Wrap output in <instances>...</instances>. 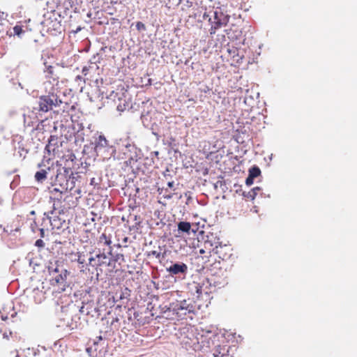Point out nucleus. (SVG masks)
Listing matches in <instances>:
<instances>
[{"mask_svg": "<svg viewBox=\"0 0 357 357\" xmlns=\"http://www.w3.org/2000/svg\"><path fill=\"white\" fill-rule=\"evenodd\" d=\"M160 255H161V253L160 252L156 251V250H152V251L148 252L147 254H146V256L149 257H151V256H154L157 259H160Z\"/></svg>", "mask_w": 357, "mask_h": 357, "instance_id": "obj_23", "label": "nucleus"}, {"mask_svg": "<svg viewBox=\"0 0 357 357\" xmlns=\"http://www.w3.org/2000/svg\"><path fill=\"white\" fill-rule=\"evenodd\" d=\"M136 29L139 31H142L146 30V26L145 24L142 22H137L136 23Z\"/></svg>", "mask_w": 357, "mask_h": 357, "instance_id": "obj_24", "label": "nucleus"}, {"mask_svg": "<svg viewBox=\"0 0 357 357\" xmlns=\"http://www.w3.org/2000/svg\"><path fill=\"white\" fill-rule=\"evenodd\" d=\"M57 98L54 96H41L39 100L40 111L47 112L52 109L53 106L57 105Z\"/></svg>", "mask_w": 357, "mask_h": 357, "instance_id": "obj_5", "label": "nucleus"}, {"mask_svg": "<svg viewBox=\"0 0 357 357\" xmlns=\"http://www.w3.org/2000/svg\"><path fill=\"white\" fill-rule=\"evenodd\" d=\"M57 143V139L53 136L50 137L49 139L48 144L45 146V149L48 153L52 152L55 154L56 151H59L58 146H56V144Z\"/></svg>", "mask_w": 357, "mask_h": 357, "instance_id": "obj_13", "label": "nucleus"}, {"mask_svg": "<svg viewBox=\"0 0 357 357\" xmlns=\"http://www.w3.org/2000/svg\"><path fill=\"white\" fill-rule=\"evenodd\" d=\"M33 299L36 303H40L44 299V294L38 289L33 290Z\"/></svg>", "mask_w": 357, "mask_h": 357, "instance_id": "obj_17", "label": "nucleus"}, {"mask_svg": "<svg viewBox=\"0 0 357 357\" xmlns=\"http://www.w3.org/2000/svg\"><path fill=\"white\" fill-rule=\"evenodd\" d=\"M67 198H70V199H72V198H73V197H72V196H68V197H67Z\"/></svg>", "mask_w": 357, "mask_h": 357, "instance_id": "obj_37", "label": "nucleus"}, {"mask_svg": "<svg viewBox=\"0 0 357 357\" xmlns=\"http://www.w3.org/2000/svg\"><path fill=\"white\" fill-rule=\"evenodd\" d=\"M190 285L191 290L194 291L197 294V298H199L203 293L202 286L199 283L195 282H193Z\"/></svg>", "mask_w": 357, "mask_h": 357, "instance_id": "obj_16", "label": "nucleus"}, {"mask_svg": "<svg viewBox=\"0 0 357 357\" xmlns=\"http://www.w3.org/2000/svg\"><path fill=\"white\" fill-rule=\"evenodd\" d=\"M259 188H253L252 190H251L250 192H248V194L246 195H245V197H247L248 198L250 199V200H254L256 195H257V192L256 191L257 190H259Z\"/></svg>", "mask_w": 357, "mask_h": 357, "instance_id": "obj_21", "label": "nucleus"}, {"mask_svg": "<svg viewBox=\"0 0 357 357\" xmlns=\"http://www.w3.org/2000/svg\"><path fill=\"white\" fill-rule=\"evenodd\" d=\"M89 257V252L85 253L84 252H77V262L82 265L80 267V271L84 272L85 266L87 265L86 264V259Z\"/></svg>", "mask_w": 357, "mask_h": 357, "instance_id": "obj_12", "label": "nucleus"}, {"mask_svg": "<svg viewBox=\"0 0 357 357\" xmlns=\"http://www.w3.org/2000/svg\"><path fill=\"white\" fill-rule=\"evenodd\" d=\"M204 245L205 249L201 248L199 252V254H204L206 252L211 253V251H215V254L219 255V257L222 258V259H225V256H220L222 250L224 248V247L221 245H216L215 248H213V244L211 241L208 240L205 241Z\"/></svg>", "mask_w": 357, "mask_h": 357, "instance_id": "obj_7", "label": "nucleus"}, {"mask_svg": "<svg viewBox=\"0 0 357 357\" xmlns=\"http://www.w3.org/2000/svg\"><path fill=\"white\" fill-rule=\"evenodd\" d=\"M191 224L189 222H180L178 223V230L181 232L190 234Z\"/></svg>", "mask_w": 357, "mask_h": 357, "instance_id": "obj_14", "label": "nucleus"}, {"mask_svg": "<svg viewBox=\"0 0 357 357\" xmlns=\"http://www.w3.org/2000/svg\"><path fill=\"white\" fill-rule=\"evenodd\" d=\"M112 234L110 231L105 229L104 232L99 236L98 241H97V245L98 248H100V250H102V247L107 246L108 248L107 254L111 255H112Z\"/></svg>", "mask_w": 357, "mask_h": 357, "instance_id": "obj_6", "label": "nucleus"}, {"mask_svg": "<svg viewBox=\"0 0 357 357\" xmlns=\"http://www.w3.org/2000/svg\"><path fill=\"white\" fill-rule=\"evenodd\" d=\"M254 178H250V176L248 175V177L246 178V184L247 185H251L253 183Z\"/></svg>", "mask_w": 357, "mask_h": 357, "instance_id": "obj_27", "label": "nucleus"}, {"mask_svg": "<svg viewBox=\"0 0 357 357\" xmlns=\"http://www.w3.org/2000/svg\"><path fill=\"white\" fill-rule=\"evenodd\" d=\"M261 174L260 169L258 167H253L249 170V175L251 178H256L259 176Z\"/></svg>", "mask_w": 357, "mask_h": 357, "instance_id": "obj_19", "label": "nucleus"}, {"mask_svg": "<svg viewBox=\"0 0 357 357\" xmlns=\"http://www.w3.org/2000/svg\"><path fill=\"white\" fill-rule=\"evenodd\" d=\"M47 172L45 169L38 171L35 174V179L38 182H43V181H45L47 178Z\"/></svg>", "mask_w": 357, "mask_h": 357, "instance_id": "obj_18", "label": "nucleus"}, {"mask_svg": "<svg viewBox=\"0 0 357 357\" xmlns=\"http://www.w3.org/2000/svg\"><path fill=\"white\" fill-rule=\"evenodd\" d=\"M172 309L173 311L176 312L177 314H178L180 311L185 310L183 314H185L186 312H190L192 311V306L187 304L186 301L184 300L173 304Z\"/></svg>", "mask_w": 357, "mask_h": 357, "instance_id": "obj_10", "label": "nucleus"}, {"mask_svg": "<svg viewBox=\"0 0 357 357\" xmlns=\"http://www.w3.org/2000/svg\"><path fill=\"white\" fill-rule=\"evenodd\" d=\"M77 0H58V3L66 9L73 8L76 4Z\"/></svg>", "mask_w": 357, "mask_h": 357, "instance_id": "obj_15", "label": "nucleus"}, {"mask_svg": "<svg viewBox=\"0 0 357 357\" xmlns=\"http://www.w3.org/2000/svg\"><path fill=\"white\" fill-rule=\"evenodd\" d=\"M45 65V70L44 73L45 74V78L49 79L51 82L52 80L53 84H57L59 83V79L60 78V75L61 74V69L59 68L58 64L55 66H47Z\"/></svg>", "mask_w": 357, "mask_h": 357, "instance_id": "obj_3", "label": "nucleus"}, {"mask_svg": "<svg viewBox=\"0 0 357 357\" xmlns=\"http://www.w3.org/2000/svg\"><path fill=\"white\" fill-rule=\"evenodd\" d=\"M229 16H225L222 13L214 12V21L212 22L210 33L214 34L217 29L227 25L229 22Z\"/></svg>", "mask_w": 357, "mask_h": 357, "instance_id": "obj_4", "label": "nucleus"}, {"mask_svg": "<svg viewBox=\"0 0 357 357\" xmlns=\"http://www.w3.org/2000/svg\"><path fill=\"white\" fill-rule=\"evenodd\" d=\"M50 284L52 287L53 294H61L63 292L68 286L66 278L61 274H58L54 278L51 279Z\"/></svg>", "mask_w": 357, "mask_h": 357, "instance_id": "obj_2", "label": "nucleus"}, {"mask_svg": "<svg viewBox=\"0 0 357 357\" xmlns=\"http://www.w3.org/2000/svg\"><path fill=\"white\" fill-rule=\"evenodd\" d=\"M114 101L116 100L114 99ZM116 104V109L119 112H123L129 107L130 102L128 101L126 96L122 93L121 96L118 97V102H115Z\"/></svg>", "mask_w": 357, "mask_h": 357, "instance_id": "obj_11", "label": "nucleus"}, {"mask_svg": "<svg viewBox=\"0 0 357 357\" xmlns=\"http://www.w3.org/2000/svg\"><path fill=\"white\" fill-rule=\"evenodd\" d=\"M165 197L167 198V199H170L172 197V195H165Z\"/></svg>", "mask_w": 357, "mask_h": 357, "instance_id": "obj_30", "label": "nucleus"}, {"mask_svg": "<svg viewBox=\"0 0 357 357\" xmlns=\"http://www.w3.org/2000/svg\"><path fill=\"white\" fill-rule=\"evenodd\" d=\"M121 259L122 261L124 260L123 255L122 254H116L113 259H110L111 262L112 261H118L119 260Z\"/></svg>", "mask_w": 357, "mask_h": 357, "instance_id": "obj_25", "label": "nucleus"}, {"mask_svg": "<svg viewBox=\"0 0 357 357\" xmlns=\"http://www.w3.org/2000/svg\"><path fill=\"white\" fill-rule=\"evenodd\" d=\"M54 272L57 273L58 272V270L57 268H56L54 270Z\"/></svg>", "mask_w": 357, "mask_h": 357, "instance_id": "obj_35", "label": "nucleus"}, {"mask_svg": "<svg viewBox=\"0 0 357 357\" xmlns=\"http://www.w3.org/2000/svg\"><path fill=\"white\" fill-rule=\"evenodd\" d=\"M35 245L38 248H43L45 246V243L42 239H38L35 243Z\"/></svg>", "mask_w": 357, "mask_h": 357, "instance_id": "obj_26", "label": "nucleus"}, {"mask_svg": "<svg viewBox=\"0 0 357 357\" xmlns=\"http://www.w3.org/2000/svg\"><path fill=\"white\" fill-rule=\"evenodd\" d=\"M50 215H47V218L49 222L52 227V229H59L63 227V225L65 223V220H61L54 213V211H52L50 213Z\"/></svg>", "mask_w": 357, "mask_h": 357, "instance_id": "obj_8", "label": "nucleus"}, {"mask_svg": "<svg viewBox=\"0 0 357 357\" xmlns=\"http://www.w3.org/2000/svg\"><path fill=\"white\" fill-rule=\"evenodd\" d=\"M127 240H128V238H127V237H126V238H124V241H125V242H126V241H127Z\"/></svg>", "mask_w": 357, "mask_h": 357, "instance_id": "obj_36", "label": "nucleus"}, {"mask_svg": "<svg viewBox=\"0 0 357 357\" xmlns=\"http://www.w3.org/2000/svg\"><path fill=\"white\" fill-rule=\"evenodd\" d=\"M174 185V181H170V182H168L167 183V186L170 188H172Z\"/></svg>", "mask_w": 357, "mask_h": 357, "instance_id": "obj_29", "label": "nucleus"}, {"mask_svg": "<svg viewBox=\"0 0 357 357\" xmlns=\"http://www.w3.org/2000/svg\"><path fill=\"white\" fill-rule=\"evenodd\" d=\"M88 70H89V68L86 67V66H84L83 68H82V73L84 75H86L87 73H88Z\"/></svg>", "mask_w": 357, "mask_h": 357, "instance_id": "obj_28", "label": "nucleus"}, {"mask_svg": "<svg viewBox=\"0 0 357 357\" xmlns=\"http://www.w3.org/2000/svg\"><path fill=\"white\" fill-rule=\"evenodd\" d=\"M107 144V141L106 140L105 136L100 135L98 138L96 147L98 148V146L104 147L106 146Z\"/></svg>", "mask_w": 357, "mask_h": 357, "instance_id": "obj_20", "label": "nucleus"}, {"mask_svg": "<svg viewBox=\"0 0 357 357\" xmlns=\"http://www.w3.org/2000/svg\"><path fill=\"white\" fill-rule=\"evenodd\" d=\"M167 270L172 275L185 274L188 271V266L184 263L174 264Z\"/></svg>", "mask_w": 357, "mask_h": 357, "instance_id": "obj_9", "label": "nucleus"}, {"mask_svg": "<svg viewBox=\"0 0 357 357\" xmlns=\"http://www.w3.org/2000/svg\"><path fill=\"white\" fill-rule=\"evenodd\" d=\"M1 319L3 320V321H6V320L8 319V317L7 316L4 317V316L2 315L1 316Z\"/></svg>", "mask_w": 357, "mask_h": 357, "instance_id": "obj_31", "label": "nucleus"}, {"mask_svg": "<svg viewBox=\"0 0 357 357\" xmlns=\"http://www.w3.org/2000/svg\"><path fill=\"white\" fill-rule=\"evenodd\" d=\"M89 266L98 268L102 266H109L111 260L108 258L105 252V249L102 248H96L89 251V257L88 258Z\"/></svg>", "mask_w": 357, "mask_h": 357, "instance_id": "obj_1", "label": "nucleus"}, {"mask_svg": "<svg viewBox=\"0 0 357 357\" xmlns=\"http://www.w3.org/2000/svg\"><path fill=\"white\" fill-rule=\"evenodd\" d=\"M13 32L15 35L20 36L24 32L22 26L16 25L13 27Z\"/></svg>", "mask_w": 357, "mask_h": 357, "instance_id": "obj_22", "label": "nucleus"}, {"mask_svg": "<svg viewBox=\"0 0 357 357\" xmlns=\"http://www.w3.org/2000/svg\"><path fill=\"white\" fill-rule=\"evenodd\" d=\"M209 90H210V89H209L208 88L205 89V90H204V93H206V92H207L208 91H209Z\"/></svg>", "mask_w": 357, "mask_h": 357, "instance_id": "obj_32", "label": "nucleus"}, {"mask_svg": "<svg viewBox=\"0 0 357 357\" xmlns=\"http://www.w3.org/2000/svg\"><path fill=\"white\" fill-rule=\"evenodd\" d=\"M209 90H210V89H209L208 88L205 89V90H204V93H206V92H207L208 91H209Z\"/></svg>", "mask_w": 357, "mask_h": 357, "instance_id": "obj_33", "label": "nucleus"}, {"mask_svg": "<svg viewBox=\"0 0 357 357\" xmlns=\"http://www.w3.org/2000/svg\"><path fill=\"white\" fill-rule=\"evenodd\" d=\"M76 78H77V79H80L82 77H81V76H80V75H78V76H77V77H76Z\"/></svg>", "mask_w": 357, "mask_h": 357, "instance_id": "obj_34", "label": "nucleus"}]
</instances>
